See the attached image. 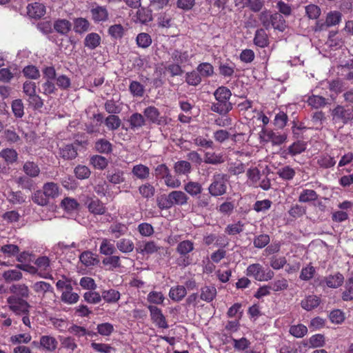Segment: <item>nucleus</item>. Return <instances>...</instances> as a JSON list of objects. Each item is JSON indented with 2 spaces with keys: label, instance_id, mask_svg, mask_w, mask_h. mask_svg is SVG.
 <instances>
[{
  "label": "nucleus",
  "instance_id": "49",
  "mask_svg": "<svg viewBox=\"0 0 353 353\" xmlns=\"http://www.w3.org/2000/svg\"><path fill=\"white\" fill-rule=\"evenodd\" d=\"M318 194L314 190L303 189L299 196V201L301 203H308L315 201L318 199Z\"/></svg>",
  "mask_w": 353,
  "mask_h": 353
},
{
  "label": "nucleus",
  "instance_id": "40",
  "mask_svg": "<svg viewBox=\"0 0 353 353\" xmlns=\"http://www.w3.org/2000/svg\"><path fill=\"white\" fill-rule=\"evenodd\" d=\"M117 248L122 253L128 254L134 249V244L130 239L123 238L117 241Z\"/></svg>",
  "mask_w": 353,
  "mask_h": 353
},
{
  "label": "nucleus",
  "instance_id": "21",
  "mask_svg": "<svg viewBox=\"0 0 353 353\" xmlns=\"http://www.w3.org/2000/svg\"><path fill=\"white\" fill-rule=\"evenodd\" d=\"M212 196L209 192L208 194H200L196 196L195 206L199 210H211L213 205L212 204Z\"/></svg>",
  "mask_w": 353,
  "mask_h": 353
},
{
  "label": "nucleus",
  "instance_id": "42",
  "mask_svg": "<svg viewBox=\"0 0 353 353\" xmlns=\"http://www.w3.org/2000/svg\"><path fill=\"white\" fill-rule=\"evenodd\" d=\"M94 149L99 153L108 154L112 152V144L105 139H99L94 143Z\"/></svg>",
  "mask_w": 353,
  "mask_h": 353
},
{
  "label": "nucleus",
  "instance_id": "3",
  "mask_svg": "<svg viewBox=\"0 0 353 353\" xmlns=\"http://www.w3.org/2000/svg\"><path fill=\"white\" fill-rule=\"evenodd\" d=\"M245 274L258 281H268L274 276L272 270L265 268L258 263L249 265L246 268Z\"/></svg>",
  "mask_w": 353,
  "mask_h": 353
},
{
  "label": "nucleus",
  "instance_id": "6",
  "mask_svg": "<svg viewBox=\"0 0 353 353\" xmlns=\"http://www.w3.org/2000/svg\"><path fill=\"white\" fill-rule=\"evenodd\" d=\"M9 308L17 315L29 313L30 304L26 299L16 296H10L7 299Z\"/></svg>",
  "mask_w": 353,
  "mask_h": 353
},
{
  "label": "nucleus",
  "instance_id": "14",
  "mask_svg": "<svg viewBox=\"0 0 353 353\" xmlns=\"http://www.w3.org/2000/svg\"><path fill=\"white\" fill-rule=\"evenodd\" d=\"M88 210L90 213L102 215L106 212V208L104 204L97 198H88L85 202Z\"/></svg>",
  "mask_w": 353,
  "mask_h": 353
},
{
  "label": "nucleus",
  "instance_id": "30",
  "mask_svg": "<svg viewBox=\"0 0 353 353\" xmlns=\"http://www.w3.org/2000/svg\"><path fill=\"white\" fill-rule=\"evenodd\" d=\"M101 42L100 35L96 32H91L86 35L84 39L83 44L89 50H94Z\"/></svg>",
  "mask_w": 353,
  "mask_h": 353
},
{
  "label": "nucleus",
  "instance_id": "63",
  "mask_svg": "<svg viewBox=\"0 0 353 353\" xmlns=\"http://www.w3.org/2000/svg\"><path fill=\"white\" fill-rule=\"evenodd\" d=\"M137 12V18L142 23L150 22L152 19V10L139 7Z\"/></svg>",
  "mask_w": 353,
  "mask_h": 353
},
{
  "label": "nucleus",
  "instance_id": "47",
  "mask_svg": "<svg viewBox=\"0 0 353 353\" xmlns=\"http://www.w3.org/2000/svg\"><path fill=\"white\" fill-rule=\"evenodd\" d=\"M307 105L312 108L319 109L324 107L327 103V100L325 97L312 94L308 97L306 101Z\"/></svg>",
  "mask_w": 353,
  "mask_h": 353
},
{
  "label": "nucleus",
  "instance_id": "15",
  "mask_svg": "<svg viewBox=\"0 0 353 353\" xmlns=\"http://www.w3.org/2000/svg\"><path fill=\"white\" fill-rule=\"evenodd\" d=\"M39 345L43 351L52 352L57 348L58 341L52 336L43 335L40 337Z\"/></svg>",
  "mask_w": 353,
  "mask_h": 353
},
{
  "label": "nucleus",
  "instance_id": "20",
  "mask_svg": "<svg viewBox=\"0 0 353 353\" xmlns=\"http://www.w3.org/2000/svg\"><path fill=\"white\" fill-rule=\"evenodd\" d=\"M58 154L64 160H72L77 156V150L72 144L63 145L59 147Z\"/></svg>",
  "mask_w": 353,
  "mask_h": 353
},
{
  "label": "nucleus",
  "instance_id": "44",
  "mask_svg": "<svg viewBox=\"0 0 353 353\" xmlns=\"http://www.w3.org/2000/svg\"><path fill=\"white\" fill-rule=\"evenodd\" d=\"M17 184L23 190L32 192L36 188V183L28 176H21L16 179Z\"/></svg>",
  "mask_w": 353,
  "mask_h": 353
},
{
  "label": "nucleus",
  "instance_id": "55",
  "mask_svg": "<svg viewBox=\"0 0 353 353\" xmlns=\"http://www.w3.org/2000/svg\"><path fill=\"white\" fill-rule=\"evenodd\" d=\"M191 164L187 161H179L174 165V170L178 175H187L191 172Z\"/></svg>",
  "mask_w": 353,
  "mask_h": 353
},
{
  "label": "nucleus",
  "instance_id": "50",
  "mask_svg": "<svg viewBox=\"0 0 353 353\" xmlns=\"http://www.w3.org/2000/svg\"><path fill=\"white\" fill-rule=\"evenodd\" d=\"M196 70L201 75V78H208L214 74V67L211 63L208 62L199 63Z\"/></svg>",
  "mask_w": 353,
  "mask_h": 353
},
{
  "label": "nucleus",
  "instance_id": "11",
  "mask_svg": "<svg viewBox=\"0 0 353 353\" xmlns=\"http://www.w3.org/2000/svg\"><path fill=\"white\" fill-rule=\"evenodd\" d=\"M264 141L271 142L272 145H279L285 142L287 134L285 133L275 132L272 130L263 129Z\"/></svg>",
  "mask_w": 353,
  "mask_h": 353
},
{
  "label": "nucleus",
  "instance_id": "60",
  "mask_svg": "<svg viewBox=\"0 0 353 353\" xmlns=\"http://www.w3.org/2000/svg\"><path fill=\"white\" fill-rule=\"evenodd\" d=\"M90 163L95 169L104 170L108 164V159L101 155H94L90 158Z\"/></svg>",
  "mask_w": 353,
  "mask_h": 353
},
{
  "label": "nucleus",
  "instance_id": "23",
  "mask_svg": "<svg viewBox=\"0 0 353 353\" xmlns=\"http://www.w3.org/2000/svg\"><path fill=\"white\" fill-rule=\"evenodd\" d=\"M107 180L114 184H121L125 181L124 172L119 168L108 170L106 174Z\"/></svg>",
  "mask_w": 353,
  "mask_h": 353
},
{
  "label": "nucleus",
  "instance_id": "57",
  "mask_svg": "<svg viewBox=\"0 0 353 353\" xmlns=\"http://www.w3.org/2000/svg\"><path fill=\"white\" fill-rule=\"evenodd\" d=\"M26 199L27 196L21 190L10 191L8 197L9 203L13 205L22 204L26 202Z\"/></svg>",
  "mask_w": 353,
  "mask_h": 353
},
{
  "label": "nucleus",
  "instance_id": "29",
  "mask_svg": "<svg viewBox=\"0 0 353 353\" xmlns=\"http://www.w3.org/2000/svg\"><path fill=\"white\" fill-rule=\"evenodd\" d=\"M72 286L71 284H68L67 290L63 291L61 299V301L67 304H74L78 302L79 296L77 293L72 292Z\"/></svg>",
  "mask_w": 353,
  "mask_h": 353
},
{
  "label": "nucleus",
  "instance_id": "43",
  "mask_svg": "<svg viewBox=\"0 0 353 353\" xmlns=\"http://www.w3.org/2000/svg\"><path fill=\"white\" fill-rule=\"evenodd\" d=\"M184 190L192 197H196L203 190L200 183L196 181H189L184 185Z\"/></svg>",
  "mask_w": 353,
  "mask_h": 353
},
{
  "label": "nucleus",
  "instance_id": "56",
  "mask_svg": "<svg viewBox=\"0 0 353 353\" xmlns=\"http://www.w3.org/2000/svg\"><path fill=\"white\" fill-rule=\"evenodd\" d=\"M80 261L86 267L96 265L99 260L91 251H84L79 256Z\"/></svg>",
  "mask_w": 353,
  "mask_h": 353
},
{
  "label": "nucleus",
  "instance_id": "4",
  "mask_svg": "<svg viewBox=\"0 0 353 353\" xmlns=\"http://www.w3.org/2000/svg\"><path fill=\"white\" fill-rule=\"evenodd\" d=\"M194 243L190 240L181 241L176 248V252L180 255L177 259V264L179 266L186 267L191 263L192 259L189 253L194 250Z\"/></svg>",
  "mask_w": 353,
  "mask_h": 353
},
{
  "label": "nucleus",
  "instance_id": "58",
  "mask_svg": "<svg viewBox=\"0 0 353 353\" xmlns=\"http://www.w3.org/2000/svg\"><path fill=\"white\" fill-rule=\"evenodd\" d=\"M104 123L109 130L114 131L120 127L121 121L119 116L110 114L104 119Z\"/></svg>",
  "mask_w": 353,
  "mask_h": 353
},
{
  "label": "nucleus",
  "instance_id": "41",
  "mask_svg": "<svg viewBox=\"0 0 353 353\" xmlns=\"http://www.w3.org/2000/svg\"><path fill=\"white\" fill-rule=\"evenodd\" d=\"M43 190L48 199H55L59 195V188L57 183L47 182L43 186Z\"/></svg>",
  "mask_w": 353,
  "mask_h": 353
},
{
  "label": "nucleus",
  "instance_id": "2",
  "mask_svg": "<svg viewBox=\"0 0 353 353\" xmlns=\"http://www.w3.org/2000/svg\"><path fill=\"white\" fill-rule=\"evenodd\" d=\"M228 181L229 176L227 174H214L208 189L209 194L214 197L224 195L227 192Z\"/></svg>",
  "mask_w": 353,
  "mask_h": 353
},
{
  "label": "nucleus",
  "instance_id": "28",
  "mask_svg": "<svg viewBox=\"0 0 353 353\" xmlns=\"http://www.w3.org/2000/svg\"><path fill=\"white\" fill-rule=\"evenodd\" d=\"M92 18L95 23L105 21L108 19V12L105 7L97 6L91 10Z\"/></svg>",
  "mask_w": 353,
  "mask_h": 353
},
{
  "label": "nucleus",
  "instance_id": "22",
  "mask_svg": "<svg viewBox=\"0 0 353 353\" xmlns=\"http://www.w3.org/2000/svg\"><path fill=\"white\" fill-rule=\"evenodd\" d=\"M11 296H16L23 299H27L30 296V290L26 284H13L9 288Z\"/></svg>",
  "mask_w": 353,
  "mask_h": 353
},
{
  "label": "nucleus",
  "instance_id": "39",
  "mask_svg": "<svg viewBox=\"0 0 353 353\" xmlns=\"http://www.w3.org/2000/svg\"><path fill=\"white\" fill-rule=\"evenodd\" d=\"M276 174L284 181H291L295 176L296 171L290 165H284L278 169Z\"/></svg>",
  "mask_w": 353,
  "mask_h": 353
},
{
  "label": "nucleus",
  "instance_id": "54",
  "mask_svg": "<svg viewBox=\"0 0 353 353\" xmlns=\"http://www.w3.org/2000/svg\"><path fill=\"white\" fill-rule=\"evenodd\" d=\"M0 157H1L7 164H12L17 161L18 154L14 149L6 148L0 152Z\"/></svg>",
  "mask_w": 353,
  "mask_h": 353
},
{
  "label": "nucleus",
  "instance_id": "34",
  "mask_svg": "<svg viewBox=\"0 0 353 353\" xmlns=\"http://www.w3.org/2000/svg\"><path fill=\"white\" fill-rule=\"evenodd\" d=\"M172 60L178 63V64H183L186 63L190 61L189 53L187 50L182 51L181 50L174 49L170 53Z\"/></svg>",
  "mask_w": 353,
  "mask_h": 353
},
{
  "label": "nucleus",
  "instance_id": "7",
  "mask_svg": "<svg viewBox=\"0 0 353 353\" xmlns=\"http://www.w3.org/2000/svg\"><path fill=\"white\" fill-rule=\"evenodd\" d=\"M148 309L150 313V318L152 322L159 328L167 329L169 325L168 324L165 316L162 312V310L155 305H150Z\"/></svg>",
  "mask_w": 353,
  "mask_h": 353
},
{
  "label": "nucleus",
  "instance_id": "32",
  "mask_svg": "<svg viewBox=\"0 0 353 353\" xmlns=\"http://www.w3.org/2000/svg\"><path fill=\"white\" fill-rule=\"evenodd\" d=\"M187 294L186 288L183 285H178L172 287L169 291L170 298L175 301H181Z\"/></svg>",
  "mask_w": 353,
  "mask_h": 353
},
{
  "label": "nucleus",
  "instance_id": "61",
  "mask_svg": "<svg viewBox=\"0 0 353 353\" xmlns=\"http://www.w3.org/2000/svg\"><path fill=\"white\" fill-rule=\"evenodd\" d=\"M32 289L37 293H43L45 294L47 292L53 293V287L47 282L45 281H37L32 285Z\"/></svg>",
  "mask_w": 353,
  "mask_h": 353
},
{
  "label": "nucleus",
  "instance_id": "19",
  "mask_svg": "<svg viewBox=\"0 0 353 353\" xmlns=\"http://www.w3.org/2000/svg\"><path fill=\"white\" fill-rule=\"evenodd\" d=\"M170 199L172 201V205L183 206L188 203L189 197L185 192L181 190H173L169 193Z\"/></svg>",
  "mask_w": 353,
  "mask_h": 353
},
{
  "label": "nucleus",
  "instance_id": "31",
  "mask_svg": "<svg viewBox=\"0 0 353 353\" xmlns=\"http://www.w3.org/2000/svg\"><path fill=\"white\" fill-rule=\"evenodd\" d=\"M321 303V299L316 295H309L307 296L304 299L301 301V307L307 310L310 311L317 307Z\"/></svg>",
  "mask_w": 353,
  "mask_h": 353
},
{
  "label": "nucleus",
  "instance_id": "51",
  "mask_svg": "<svg viewBox=\"0 0 353 353\" xmlns=\"http://www.w3.org/2000/svg\"><path fill=\"white\" fill-rule=\"evenodd\" d=\"M101 296L105 302L108 303H115L120 299L121 294L114 289H110L103 290L101 293Z\"/></svg>",
  "mask_w": 353,
  "mask_h": 353
},
{
  "label": "nucleus",
  "instance_id": "5",
  "mask_svg": "<svg viewBox=\"0 0 353 353\" xmlns=\"http://www.w3.org/2000/svg\"><path fill=\"white\" fill-rule=\"evenodd\" d=\"M331 116L334 123L347 124L353 119V108L337 105L332 110Z\"/></svg>",
  "mask_w": 353,
  "mask_h": 353
},
{
  "label": "nucleus",
  "instance_id": "8",
  "mask_svg": "<svg viewBox=\"0 0 353 353\" xmlns=\"http://www.w3.org/2000/svg\"><path fill=\"white\" fill-rule=\"evenodd\" d=\"M342 14L339 11H331L327 13L324 22L318 21L316 23L315 30H324L327 28L336 26L341 21Z\"/></svg>",
  "mask_w": 353,
  "mask_h": 353
},
{
  "label": "nucleus",
  "instance_id": "24",
  "mask_svg": "<svg viewBox=\"0 0 353 353\" xmlns=\"http://www.w3.org/2000/svg\"><path fill=\"white\" fill-rule=\"evenodd\" d=\"M176 12L173 10H166L161 13L158 18V25L161 28H170L173 25L174 17Z\"/></svg>",
  "mask_w": 353,
  "mask_h": 353
},
{
  "label": "nucleus",
  "instance_id": "25",
  "mask_svg": "<svg viewBox=\"0 0 353 353\" xmlns=\"http://www.w3.org/2000/svg\"><path fill=\"white\" fill-rule=\"evenodd\" d=\"M216 289L214 285H204L200 290V299L210 303L216 298Z\"/></svg>",
  "mask_w": 353,
  "mask_h": 353
},
{
  "label": "nucleus",
  "instance_id": "13",
  "mask_svg": "<svg viewBox=\"0 0 353 353\" xmlns=\"http://www.w3.org/2000/svg\"><path fill=\"white\" fill-rule=\"evenodd\" d=\"M161 247L154 241H143L137 244V251L141 254H152L158 252Z\"/></svg>",
  "mask_w": 353,
  "mask_h": 353
},
{
  "label": "nucleus",
  "instance_id": "37",
  "mask_svg": "<svg viewBox=\"0 0 353 353\" xmlns=\"http://www.w3.org/2000/svg\"><path fill=\"white\" fill-rule=\"evenodd\" d=\"M225 161L224 157L221 153L214 152H206L204 154V162L208 164L218 165Z\"/></svg>",
  "mask_w": 353,
  "mask_h": 353
},
{
  "label": "nucleus",
  "instance_id": "36",
  "mask_svg": "<svg viewBox=\"0 0 353 353\" xmlns=\"http://www.w3.org/2000/svg\"><path fill=\"white\" fill-rule=\"evenodd\" d=\"M116 248L111 240L109 239H102L100 247L99 253L105 256H110L116 252Z\"/></svg>",
  "mask_w": 353,
  "mask_h": 353
},
{
  "label": "nucleus",
  "instance_id": "46",
  "mask_svg": "<svg viewBox=\"0 0 353 353\" xmlns=\"http://www.w3.org/2000/svg\"><path fill=\"white\" fill-rule=\"evenodd\" d=\"M270 23L271 28L278 30L280 32H283L285 29V20L283 16L278 12L272 14Z\"/></svg>",
  "mask_w": 353,
  "mask_h": 353
},
{
  "label": "nucleus",
  "instance_id": "35",
  "mask_svg": "<svg viewBox=\"0 0 353 353\" xmlns=\"http://www.w3.org/2000/svg\"><path fill=\"white\" fill-rule=\"evenodd\" d=\"M316 163L321 168L328 169L335 165L336 160L327 154H322L317 157Z\"/></svg>",
  "mask_w": 353,
  "mask_h": 353
},
{
  "label": "nucleus",
  "instance_id": "18",
  "mask_svg": "<svg viewBox=\"0 0 353 353\" xmlns=\"http://www.w3.org/2000/svg\"><path fill=\"white\" fill-rule=\"evenodd\" d=\"M265 30V29L259 28L256 30L254 34V44L261 48H266L270 44L269 37Z\"/></svg>",
  "mask_w": 353,
  "mask_h": 353
},
{
  "label": "nucleus",
  "instance_id": "64",
  "mask_svg": "<svg viewBox=\"0 0 353 353\" xmlns=\"http://www.w3.org/2000/svg\"><path fill=\"white\" fill-rule=\"evenodd\" d=\"M27 101L28 105L34 110H39L44 105L43 99L37 93L28 96Z\"/></svg>",
  "mask_w": 353,
  "mask_h": 353
},
{
  "label": "nucleus",
  "instance_id": "53",
  "mask_svg": "<svg viewBox=\"0 0 353 353\" xmlns=\"http://www.w3.org/2000/svg\"><path fill=\"white\" fill-rule=\"evenodd\" d=\"M102 263L104 266L108 267L109 270H112L121 266L120 256L113 254L103 259Z\"/></svg>",
  "mask_w": 353,
  "mask_h": 353
},
{
  "label": "nucleus",
  "instance_id": "1",
  "mask_svg": "<svg viewBox=\"0 0 353 353\" xmlns=\"http://www.w3.org/2000/svg\"><path fill=\"white\" fill-rule=\"evenodd\" d=\"M214 96L215 101L211 105L212 112L225 116L232 110L233 105L230 101L232 92L228 88L225 86L219 87L214 91Z\"/></svg>",
  "mask_w": 353,
  "mask_h": 353
},
{
  "label": "nucleus",
  "instance_id": "38",
  "mask_svg": "<svg viewBox=\"0 0 353 353\" xmlns=\"http://www.w3.org/2000/svg\"><path fill=\"white\" fill-rule=\"evenodd\" d=\"M128 230V226L121 223H114L109 228V232L116 239L125 235Z\"/></svg>",
  "mask_w": 353,
  "mask_h": 353
},
{
  "label": "nucleus",
  "instance_id": "16",
  "mask_svg": "<svg viewBox=\"0 0 353 353\" xmlns=\"http://www.w3.org/2000/svg\"><path fill=\"white\" fill-rule=\"evenodd\" d=\"M28 16L34 19H40L46 14V6L38 2L28 4L27 6Z\"/></svg>",
  "mask_w": 353,
  "mask_h": 353
},
{
  "label": "nucleus",
  "instance_id": "62",
  "mask_svg": "<svg viewBox=\"0 0 353 353\" xmlns=\"http://www.w3.org/2000/svg\"><path fill=\"white\" fill-rule=\"evenodd\" d=\"M201 81L202 78L196 70L188 72L185 74V82L189 85L197 86Z\"/></svg>",
  "mask_w": 353,
  "mask_h": 353
},
{
  "label": "nucleus",
  "instance_id": "45",
  "mask_svg": "<svg viewBox=\"0 0 353 353\" xmlns=\"http://www.w3.org/2000/svg\"><path fill=\"white\" fill-rule=\"evenodd\" d=\"M132 173L137 178L143 180L149 177L150 169L145 165L138 164L133 166Z\"/></svg>",
  "mask_w": 353,
  "mask_h": 353
},
{
  "label": "nucleus",
  "instance_id": "12",
  "mask_svg": "<svg viewBox=\"0 0 353 353\" xmlns=\"http://www.w3.org/2000/svg\"><path fill=\"white\" fill-rule=\"evenodd\" d=\"M344 276L340 272H336L334 274H330L325 276L320 282L321 286H326L329 288H338L341 287L344 283Z\"/></svg>",
  "mask_w": 353,
  "mask_h": 353
},
{
  "label": "nucleus",
  "instance_id": "26",
  "mask_svg": "<svg viewBox=\"0 0 353 353\" xmlns=\"http://www.w3.org/2000/svg\"><path fill=\"white\" fill-rule=\"evenodd\" d=\"M235 68V63L227 60L224 63H220L219 65V72L221 76L225 78H231L234 74Z\"/></svg>",
  "mask_w": 353,
  "mask_h": 353
},
{
  "label": "nucleus",
  "instance_id": "59",
  "mask_svg": "<svg viewBox=\"0 0 353 353\" xmlns=\"http://www.w3.org/2000/svg\"><path fill=\"white\" fill-rule=\"evenodd\" d=\"M272 15L270 10L265 9L261 10L258 15V19L260 21L261 25L267 30L271 28V19Z\"/></svg>",
  "mask_w": 353,
  "mask_h": 353
},
{
  "label": "nucleus",
  "instance_id": "9",
  "mask_svg": "<svg viewBox=\"0 0 353 353\" xmlns=\"http://www.w3.org/2000/svg\"><path fill=\"white\" fill-rule=\"evenodd\" d=\"M144 117L145 121L157 125H164L166 123V119L161 116L159 110L154 106H148L144 109Z\"/></svg>",
  "mask_w": 353,
  "mask_h": 353
},
{
  "label": "nucleus",
  "instance_id": "33",
  "mask_svg": "<svg viewBox=\"0 0 353 353\" xmlns=\"http://www.w3.org/2000/svg\"><path fill=\"white\" fill-rule=\"evenodd\" d=\"M128 122L130 123L129 128L135 130L145 125V119L141 114L135 112L129 117Z\"/></svg>",
  "mask_w": 353,
  "mask_h": 353
},
{
  "label": "nucleus",
  "instance_id": "52",
  "mask_svg": "<svg viewBox=\"0 0 353 353\" xmlns=\"http://www.w3.org/2000/svg\"><path fill=\"white\" fill-rule=\"evenodd\" d=\"M90 22L85 18L79 17L74 20V30L76 33L82 34L90 29Z\"/></svg>",
  "mask_w": 353,
  "mask_h": 353
},
{
  "label": "nucleus",
  "instance_id": "10",
  "mask_svg": "<svg viewBox=\"0 0 353 353\" xmlns=\"http://www.w3.org/2000/svg\"><path fill=\"white\" fill-rule=\"evenodd\" d=\"M38 268V275L43 279H52L51 274L50 261L47 256H40L34 262Z\"/></svg>",
  "mask_w": 353,
  "mask_h": 353
},
{
  "label": "nucleus",
  "instance_id": "27",
  "mask_svg": "<svg viewBox=\"0 0 353 353\" xmlns=\"http://www.w3.org/2000/svg\"><path fill=\"white\" fill-rule=\"evenodd\" d=\"M26 176L30 178H36L39 176L41 170L38 164L32 161H27L23 165L22 168Z\"/></svg>",
  "mask_w": 353,
  "mask_h": 353
},
{
  "label": "nucleus",
  "instance_id": "48",
  "mask_svg": "<svg viewBox=\"0 0 353 353\" xmlns=\"http://www.w3.org/2000/svg\"><path fill=\"white\" fill-rule=\"evenodd\" d=\"M307 148L306 142L298 140L290 145L288 148V153L291 156H296L303 152Z\"/></svg>",
  "mask_w": 353,
  "mask_h": 353
},
{
  "label": "nucleus",
  "instance_id": "17",
  "mask_svg": "<svg viewBox=\"0 0 353 353\" xmlns=\"http://www.w3.org/2000/svg\"><path fill=\"white\" fill-rule=\"evenodd\" d=\"M53 28L59 34L66 36L72 29V23L65 19H58L54 21Z\"/></svg>",
  "mask_w": 353,
  "mask_h": 353
}]
</instances>
